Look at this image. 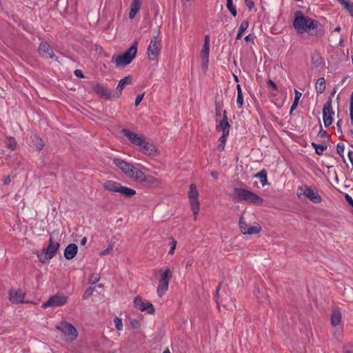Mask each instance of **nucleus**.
<instances>
[{
	"label": "nucleus",
	"instance_id": "nucleus-54",
	"mask_svg": "<svg viewBox=\"0 0 353 353\" xmlns=\"http://www.w3.org/2000/svg\"><path fill=\"white\" fill-rule=\"evenodd\" d=\"M320 127H321V129H320V130H319V132L318 133V137H320V138L327 137V132L322 128L321 125H320Z\"/></svg>",
	"mask_w": 353,
	"mask_h": 353
},
{
	"label": "nucleus",
	"instance_id": "nucleus-9",
	"mask_svg": "<svg viewBox=\"0 0 353 353\" xmlns=\"http://www.w3.org/2000/svg\"><path fill=\"white\" fill-rule=\"evenodd\" d=\"M172 277V273L169 268H167L163 273L161 278L159 279L157 288V294L161 297L168 289L170 280Z\"/></svg>",
	"mask_w": 353,
	"mask_h": 353
},
{
	"label": "nucleus",
	"instance_id": "nucleus-59",
	"mask_svg": "<svg viewBox=\"0 0 353 353\" xmlns=\"http://www.w3.org/2000/svg\"><path fill=\"white\" fill-rule=\"evenodd\" d=\"M11 181V179H10V176H7L6 177H5L3 180V183L4 185H8V184H10Z\"/></svg>",
	"mask_w": 353,
	"mask_h": 353
},
{
	"label": "nucleus",
	"instance_id": "nucleus-62",
	"mask_svg": "<svg viewBox=\"0 0 353 353\" xmlns=\"http://www.w3.org/2000/svg\"><path fill=\"white\" fill-rule=\"evenodd\" d=\"M350 109H353V92L351 93L350 99Z\"/></svg>",
	"mask_w": 353,
	"mask_h": 353
},
{
	"label": "nucleus",
	"instance_id": "nucleus-41",
	"mask_svg": "<svg viewBox=\"0 0 353 353\" xmlns=\"http://www.w3.org/2000/svg\"><path fill=\"white\" fill-rule=\"evenodd\" d=\"M223 101H215V115L216 117H221L223 108Z\"/></svg>",
	"mask_w": 353,
	"mask_h": 353
},
{
	"label": "nucleus",
	"instance_id": "nucleus-35",
	"mask_svg": "<svg viewBox=\"0 0 353 353\" xmlns=\"http://www.w3.org/2000/svg\"><path fill=\"white\" fill-rule=\"evenodd\" d=\"M261 230V226L259 224H257L256 225L248 227L247 230H245L243 234H249V235L256 234H259Z\"/></svg>",
	"mask_w": 353,
	"mask_h": 353
},
{
	"label": "nucleus",
	"instance_id": "nucleus-61",
	"mask_svg": "<svg viewBox=\"0 0 353 353\" xmlns=\"http://www.w3.org/2000/svg\"><path fill=\"white\" fill-rule=\"evenodd\" d=\"M348 159L353 166V152H348Z\"/></svg>",
	"mask_w": 353,
	"mask_h": 353
},
{
	"label": "nucleus",
	"instance_id": "nucleus-26",
	"mask_svg": "<svg viewBox=\"0 0 353 353\" xmlns=\"http://www.w3.org/2000/svg\"><path fill=\"white\" fill-rule=\"evenodd\" d=\"M331 324L333 326L339 325L341 321V313L339 308H335L332 310V314L330 318Z\"/></svg>",
	"mask_w": 353,
	"mask_h": 353
},
{
	"label": "nucleus",
	"instance_id": "nucleus-52",
	"mask_svg": "<svg viewBox=\"0 0 353 353\" xmlns=\"http://www.w3.org/2000/svg\"><path fill=\"white\" fill-rule=\"evenodd\" d=\"M220 288H221V284H219L216 288V293L214 294V298L216 299V305H217V307L218 308L219 307V303L218 301V299H219V290H220Z\"/></svg>",
	"mask_w": 353,
	"mask_h": 353
},
{
	"label": "nucleus",
	"instance_id": "nucleus-60",
	"mask_svg": "<svg viewBox=\"0 0 353 353\" xmlns=\"http://www.w3.org/2000/svg\"><path fill=\"white\" fill-rule=\"evenodd\" d=\"M254 38L255 37L253 34H248L244 38V40L245 41H253Z\"/></svg>",
	"mask_w": 353,
	"mask_h": 353
},
{
	"label": "nucleus",
	"instance_id": "nucleus-7",
	"mask_svg": "<svg viewBox=\"0 0 353 353\" xmlns=\"http://www.w3.org/2000/svg\"><path fill=\"white\" fill-rule=\"evenodd\" d=\"M159 32H157L156 36H153L150 40V44L148 48V57L150 60H154L159 55L161 50L160 41H158Z\"/></svg>",
	"mask_w": 353,
	"mask_h": 353
},
{
	"label": "nucleus",
	"instance_id": "nucleus-19",
	"mask_svg": "<svg viewBox=\"0 0 353 353\" xmlns=\"http://www.w3.org/2000/svg\"><path fill=\"white\" fill-rule=\"evenodd\" d=\"M132 77L131 76H127L122 79H121L116 88V90L113 97H119L122 94V90L124 87L127 85H130L132 83Z\"/></svg>",
	"mask_w": 353,
	"mask_h": 353
},
{
	"label": "nucleus",
	"instance_id": "nucleus-53",
	"mask_svg": "<svg viewBox=\"0 0 353 353\" xmlns=\"http://www.w3.org/2000/svg\"><path fill=\"white\" fill-rule=\"evenodd\" d=\"M144 96V93L138 94L135 99L134 105L136 106L139 105L141 101L143 100Z\"/></svg>",
	"mask_w": 353,
	"mask_h": 353
},
{
	"label": "nucleus",
	"instance_id": "nucleus-28",
	"mask_svg": "<svg viewBox=\"0 0 353 353\" xmlns=\"http://www.w3.org/2000/svg\"><path fill=\"white\" fill-rule=\"evenodd\" d=\"M118 193H120L121 195L125 196V198L130 199L134 196L136 194V191L132 188L128 187L121 185Z\"/></svg>",
	"mask_w": 353,
	"mask_h": 353
},
{
	"label": "nucleus",
	"instance_id": "nucleus-50",
	"mask_svg": "<svg viewBox=\"0 0 353 353\" xmlns=\"http://www.w3.org/2000/svg\"><path fill=\"white\" fill-rule=\"evenodd\" d=\"M130 325H131L133 328H134V329H138V328H139V327H140V323H139V321L138 320H137V319H130Z\"/></svg>",
	"mask_w": 353,
	"mask_h": 353
},
{
	"label": "nucleus",
	"instance_id": "nucleus-23",
	"mask_svg": "<svg viewBox=\"0 0 353 353\" xmlns=\"http://www.w3.org/2000/svg\"><path fill=\"white\" fill-rule=\"evenodd\" d=\"M140 148V151L144 153L146 155H153L156 153L157 149L154 144L150 143L146 141V139L145 138L144 143H143L142 146H139Z\"/></svg>",
	"mask_w": 353,
	"mask_h": 353
},
{
	"label": "nucleus",
	"instance_id": "nucleus-42",
	"mask_svg": "<svg viewBox=\"0 0 353 353\" xmlns=\"http://www.w3.org/2000/svg\"><path fill=\"white\" fill-rule=\"evenodd\" d=\"M226 6L233 17H236L237 11L235 6L233 4L232 0H227Z\"/></svg>",
	"mask_w": 353,
	"mask_h": 353
},
{
	"label": "nucleus",
	"instance_id": "nucleus-21",
	"mask_svg": "<svg viewBox=\"0 0 353 353\" xmlns=\"http://www.w3.org/2000/svg\"><path fill=\"white\" fill-rule=\"evenodd\" d=\"M112 62H113L117 67H125L130 64L132 61L122 54L117 57L113 56Z\"/></svg>",
	"mask_w": 353,
	"mask_h": 353
},
{
	"label": "nucleus",
	"instance_id": "nucleus-58",
	"mask_svg": "<svg viewBox=\"0 0 353 353\" xmlns=\"http://www.w3.org/2000/svg\"><path fill=\"white\" fill-rule=\"evenodd\" d=\"M112 250V246L109 245L108 248L100 252V255L103 256L105 254H108L110 252V251Z\"/></svg>",
	"mask_w": 353,
	"mask_h": 353
},
{
	"label": "nucleus",
	"instance_id": "nucleus-20",
	"mask_svg": "<svg viewBox=\"0 0 353 353\" xmlns=\"http://www.w3.org/2000/svg\"><path fill=\"white\" fill-rule=\"evenodd\" d=\"M230 125L228 122L226 110L223 112V118L219 121V125L216 126V130H221L223 134H229Z\"/></svg>",
	"mask_w": 353,
	"mask_h": 353
},
{
	"label": "nucleus",
	"instance_id": "nucleus-18",
	"mask_svg": "<svg viewBox=\"0 0 353 353\" xmlns=\"http://www.w3.org/2000/svg\"><path fill=\"white\" fill-rule=\"evenodd\" d=\"M38 52L39 54L43 56L44 54H48V57L54 59L56 61L59 62L57 57L54 54L51 47L47 42H41L38 48Z\"/></svg>",
	"mask_w": 353,
	"mask_h": 353
},
{
	"label": "nucleus",
	"instance_id": "nucleus-31",
	"mask_svg": "<svg viewBox=\"0 0 353 353\" xmlns=\"http://www.w3.org/2000/svg\"><path fill=\"white\" fill-rule=\"evenodd\" d=\"M267 171L265 169L261 170L259 173L254 175V178H259L260 179L261 183L263 186L268 184L267 179Z\"/></svg>",
	"mask_w": 353,
	"mask_h": 353
},
{
	"label": "nucleus",
	"instance_id": "nucleus-44",
	"mask_svg": "<svg viewBox=\"0 0 353 353\" xmlns=\"http://www.w3.org/2000/svg\"><path fill=\"white\" fill-rule=\"evenodd\" d=\"M248 26H249L248 21V20L243 21L239 28L238 32L243 34V32L248 29Z\"/></svg>",
	"mask_w": 353,
	"mask_h": 353
},
{
	"label": "nucleus",
	"instance_id": "nucleus-3",
	"mask_svg": "<svg viewBox=\"0 0 353 353\" xmlns=\"http://www.w3.org/2000/svg\"><path fill=\"white\" fill-rule=\"evenodd\" d=\"M59 247L60 244L54 242L52 238L50 237L48 247L43 250L42 253H37L39 261L42 263H46L54 256Z\"/></svg>",
	"mask_w": 353,
	"mask_h": 353
},
{
	"label": "nucleus",
	"instance_id": "nucleus-34",
	"mask_svg": "<svg viewBox=\"0 0 353 353\" xmlns=\"http://www.w3.org/2000/svg\"><path fill=\"white\" fill-rule=\"evenodd\" d=\"M237 90V98H236V104L239 108H241L243 104V96L241 90V87L239 84L236 85Z\"/></svg>",
	"mask_w": 353,
	"mask_h": 353
},
{
	"label": "nucleus",
	"instance_id": "nucleus-2",
	"mask_svg": "<svg viewBox=\"0 0 353 353\" xmlns=\"http://www.w3.org/2000/svg\"><path fill=\"white\" fill-rule=\"evenodd\" d=\"M312 19L308 16L303 15L302 11L297 10L294 13L293 27L299 34L306 32Z\"/></svg>",
	"mask_w": 353,
	"mask_h": 353
},
{
	"label": "nucleus",
	"instance_id": "nucleus-48",
	"mask_svg": "<svg viewBox=\"0 0 353 353\" xmlns=\"http://www.w3.org/2000/svg\"><path fill=\"white\" fill-rule=\"evenodd\" d=\"M100 279V276L98 274H92L89 278V282L92 284H94L98 282Z\"/></svg>",
	"mask_w": 353,
	"mask_h": 353
},
{
	"label": "nucleus",
	"instance_id": "nucleus-22",
	"mask_svg": "<svg viewBox=\"0 0 353 353\" xmlns=\"http://www.w3.org/2000/svg\"><path fill=\"white\" fill-rule=\"evenodd\" d=\"M78 252V247L75 243H70L64 250V256L70 260L74 258Z\"/></svg>",
	"mask_w": 353,
	"mask_h": 353
},
{
	"label": "nucleus",
	"instance_id": "nucleus-56",
	"mask_svg": "<svg viewBox=\"0 0 353 353\" xmlns=\"http://www.w3.org/2000/svg\"><path fill=\"white\" fill-rule=\"evenodd\" d=\"M268 85L275 90H278L276 84L271 79H269L267 82Z\"/></svg>",
	"mask_w": 353,
	"mask_h": 353
},
{
	"label": "nucleus",
	"instance_id": "nucleus-47",
	"mask_svg": "<svg viewBox=\"0 0 353 353\" xmlns=\"http://www.w3.org/2000/svg\"><path fill=\"white\" fill-rule=\"evenodd\" d=\"M170 249L169 251V254H173L174 252V250L176 248L177 242L173 237H170Z\"/></svg>",
	"mask_w": 353,
	"mask_h": 353
},
{
	"label": "nucleus",
	"instance_id": "nucleus-46",
	"mask_svg": "<svg viewBox=\"0 0 353 353\" xmlns=\"http://www.w3.org/2000/svg\"><path fill=\"white\" fill-rule=\"evenodd\" d=\"M114 323L115 324V327H116L117 330H119V331L122 330V329H123V324H122L121 319L116 316L114 319Z\"/></svg>",
	"mask_w": 353,
	"mask_h": 353
},
{
	"label": "nucleus",
	"instance_id": "nucleus-24",
	"mask_svg": "<svg viewBox=\"0 0 353 353\" xmlns=\"http://www.w3.org/2000/svg\"><path fill=\"white\" fill-rule=\"evenodd\" d=\"M121 184L111 180L106 181L103 183V188L105 190L112 192H118Z\"/></svg>",
	"mask_w": 353,
	"mask_h": 353
},
{
	"label": "nucleus",
	"instance_id": "nucleus-37",
	"mask_svg": "<svg viewBox=\"0 0 353 353\" xmlns=\"http://www.w3.org/2000/svg\"><path fill=\"white\" fill-rule=\"evenodd\" d=\"M5 143L10 150H14L16 149L17 141L14 137H6Z\"/></svg>",
	"mask_w": 353,
	"mask_h": 353
},
{
	"label": "nucleus",
	"instance_id": "nucleus-64",
	"mask_svg": "<svg viewBox=\"0 0 353 353\" xmlns=\"http://www.w3.org/2000/svg\"><path fill=\"white\" fill-rule=\"evenodd\" d=\"M210 174L214 179L216 180L218 179V172L216 171H212Z\"/></svg>",
	"mask_w": 353,
	"mask_h": 353
},
{
	"label": "nucleus",
	"instance_id": "nucleus-27",
	"mask_svg": "<svg viewBox=\"0 0 353 353\" xmlns=\"http://www.w3.org/2000/svg\"><path fill=\"white\" fill-rule=\"evenodd\" d=\"M141 7L140 0H133L130 5V11L129 13V18L132 19L134 18Z\"/></svg>",
	"mask_w": 353,
	"mask_h": 353
},
{
	"label": "nucleus",
	"instance_id": "nucleus-25",
	"mask_svg": "<svg viewBox=\"0 0 353 353\" xmlns=\"http://www.w3.org/2000/svg\"><path fill=\"white\" fill-rule=\"evenodd\" d=\"M138 44V40H134L132 45L124 53H123V54L132 61L137 53Z\"/></svg>",
	"mask_w": 353,
	"mask_h": 353
},
{
	"label": "nucleus",
	"instance_id": "nucleus-5",
	"mask_svg": "<svg viewBox=\"0 0 353 353\" xmlns=\"http://www.w3.org/2000/svg\"><path fill=\"white\" fill-rule=\"evenodd\" d=\"M199 191L195 184H190L188 192V199L190 200V205L193 212L194 218H196L197 214L199 212L200 204L198 201Z\"/></svg>",
	"mask_w": 353,
	"mask_h": 353
},
{
	"label": "nucleus",
	"instance_id": "nucleus-4",
	"mask_svg": "<svg viewBox=\"0 0 353 353\" xmlns=\"http://www.w3.org/2000/svg\"><path fill=\"white\" fill-rule=\"evenodd\" d=\"M297 196L301 199L305 196L314 203H319L321 201V196L316 191H314L311 187L305 185L299 186L296 191Z\"/></svg>",
	"mask_w": 353,
	"mask_h": 353
},
{
	"label": "nucleus",
	"instance_id": "nucleus-40",
	"mask_svg": "<svg viewBox=\"0 0 353 353\" xmlns=\"http://www.w3.org/2000/svg\"><path fill=\"white\" fill-rule=\"evenodd\" d=\"M229 134H222V136L219 138V144L217 146V149L219 151H222L224 150L225 142L227 137H228Z\"/></svg>",
	"mask_w": 353,
	"mask_h": 353
},
{
	"label": "nucleus",
	"instance_id": "nucleus-45",
	"mask_svg": "<svg viewBox=\"0 0 353 353\" xmlns=\"http://www.w3.org/2000/svg\"><path fill=\"white\" fill-rule=\"evenodd\" d=\"M239 228H240L241 232L243 233H244L245 230H247L248 226L246 222L245 221L243 216H241L239 219Z\"/></svg>",
	"mask_w": 353,
	"mask_h": 353
},
{
	"label": "nucleus",
	"instance_id": "nucleus-6",
	"mask_svg": "<svg viewBox=\"0 0 353 353\" xmlns=\"http://www.w3.org/2000/svg\"><path fill=\"white\" fill-rule=\"evenodd\" d=\"M129 177L142 184H153L157 181L156 178L150 175H145L141 170L136 167L132 169V171L130 174Z\"/></svg>",
	"mask_w": 353,
	"mask_h": 353
},
{
	"label": "nucleus",
	"instance_id": "nucleus-51",
	"mask_svg": "<svg viewBox=\"0 0 353 353\" xmlns=\"http://www.w3.org/2000/svg\"><path fill=\"white\" fill-rule=\"evenodd\" d=\"M245 4L248 7L249 10L254 8L255 3L253 0H245Z\"/></svg>",
	"mask_w": 353,
	"mask_h": 353
},
{
	"label": "nucleus",
	"instance_id": "nucleus-33",
	"mask_svg": "<svg viewBox=\"0 0 353 353\" xmlns=\"http://www.w3.org/2000/svg\"><path fill=\"white\" fill-rule=\"evenodd\" d=\"M294 93H295V96H294V101H293L291 108H290V114H291L292 113V112L297 108L298 104H299V101L302 96V93L301 92L298 91L297 90H294Z\"/></svg>",
	"mask_w": 353,
	"mask_h": 353
},
{
	"label": "nucleus",
	"instance_id": "nucleus-63",
	"mask_svg": "<svg viewBox=\"0 0 353 353\" xmlns=\"http://www.w3.org/2000/svg\"><path fill=\"white\" fill-rule=\"evenodd\" d=\"M209 43H210V36L209 35H205V36L204 44L203 45L210 46Z\"/></svg>",
	"mask_w": 353,
	"mask_h": 353
},
{
	"label": "nucleus",
	"instance_id": "nucleus-11",
	"mask_svg": "<svg viewBox=\"0 0 353 353\" xmlns=\"http://www.w3.org/2000/svg\"><path fill=\"white\" fill-rule=\"evenodd\" d=\"M306 32L310 36L321 38L325 34L323 26L317 20L312 19Z\"/></svg>",
	"mask_w": 353,
	"mask_h": 353
},
{
	"label": "nucleus",
	"instance_id": "nucleus-49",
	"mask_svg": "<svg viewBox=\"0 0 353 353\" xmlns=\"http://www.w3.org/2000/svg\"><path fill=\"white\" fill-rule=\"evenodd\" d=\"M345 150V145L343 143H338L336 145L337 153L343 158V152Z\"/></svg>",
	"mask_w": 353,
	"mask_h": 353
},
{
	"label": "nucleus",
	"instance_id": "nucleus-38",
	"mask_svg": "<svg viewBox=\"0 0 353 353\" xmlns=\"http://www.w3.org/2000/svg\"><path fill=\"white\" fill-rule=\"evenodd\" d=\"M345 8L348 11L349 14L353 17V3L348 0H339Z\"/></svg>",
	"mask_w": 353,
	"mask_h": 353
},
{
	"label": "nucleus",
	"instance_id": "nucleus-1",
	"mask_svg": "<svg viewBox=\"0 0 353 353\" xmlns=\"http://www.w3.org/2000/svg\"><path fill=\"white\" fill-rule=\"evenodd\" d=\"M233 199L256 205H261L263 203V199L254 192L239 188H234Z\"/></svg>",
	"mask_w": 353,
	"mask_h": 353
},
{
	"label": "nucleus",
	"instance_id": "nucleus-43",
	"mask_svg": "<svg viewBox=\"0 0 353 353\" xmlns=\"http://www.w3.org/2000/svg\"><path fill=\"white\" fill-rule=\"evenodd\" d=\"M95 289H96V286L88 287L84 292L82 299L83 300L88 299L89 297H90L92 295L93 292L95 290Z\"/></svg>",
	"mask_w": 353,
	"mask_h": 353
},
{
	"label": "nucleus",
	"instance_id": "nucleus-55",
	"mask_svg": "<svg viewBox=\"0 0 353 353\" xmlns=\"http://www.w3.org/2000/svg\"><path fill=\"white\" fill-rule=\"evenodd\" d=\"M345 199L347 202V203L353 208V199H352V198L348 194H346L345 195Z\"/></svg>",
	"mask_w": 353,
	"mask_h": 353
},
{
	"label": "nucleus",
	"instance_id": "nucleus-8",
	"mask_svg": "<svg viewBox=\"0 0 353 353\" xmlns=\"http://www.w3.org/2000/svg\"><path fill=\"white\" fill-rule=\"evenodd\" d=\"M57 329L61 331L65 335L68 337L70 341H74L77 337L78 333L74 326L70 323L66 321L61 322L57 325Z\"/></svg>",
	"mask_w": 353,
	"mask_h": 353
},
{
	"label": "nucleus",
	"instance_id": "nucleus-32",
	"mask_svg": "<svg viewBox=\"0 0 353 353\" xmlns=\"http://www.w3.org/2000/svg\"><path fill=\"white\" fill-rule=\"evenodd\" d=\"M311 145L312 148L315 150V152L318 155L323 154V152L326 150L327 148V144L325 143L317 144L314 142H312Z\"/></svg>",
	"mask_w": 353,
	"mask_h": 353
},
{
	"label": "nucleus",
	"instance_id": "nucleus-36",
	"mask_svg": "<svg viewBox=\"0 0 353 353\" xmlns=\"http://www.w3.org/2000/svg\"><path fill=\"white\" fill-rule=\"evenodd\" d=\"M201 53L203 59L205 61V68H207L209 61L210 46L203 45Z\"/></svg>",
	"mask_w": 353,
	"mask_h": 353
},
{
	"label": "nucleus",
	"instance_id": "nucleus-17",
	"mask_svg": "<svg viewBox=\"0 0 353 353\" xmlns=\"http://www.w3.org/2000/svg\"><path fill=\"white\" fill-rule=\"evenodd\" d=\"M92 88L101 97L110 99L112 97V91L102 83H96Z\"/></svg>",
	"mask_w": 353,
	"mask_h": 353
},
{
	"label": "nucleus",
	"instance_id": "nucleus-10",
	"mask_svg": "<svg viewBox=\"0 0 353 353\" xmlns=\"http://www.w3.org/2000/svg\"><path fill=\"white\" fill-rule=\"evenodd\" d=\"M333 114L332 101L331 97H328L323 108V120L325 128L329 127L332 123Z\"/></svg>",
	"mask_w": 353,
	"mask_h": 353
},
{
	"label": "nucleus",
	"instance_id": "nucleus-30",
	"mask_svg": "<svg viewBox=\"0 0 353 353\" xmlns=\"http://www.w3.org/2000/svg\"><path fill=\"white\" fill-rule=\"evenodd\" d=\"M326 88L325 80L323 77H320L317 79L315 85V88L317 94H322Z\"/></svg>",
	"mask_w": 353,
	"mask_h": 353
},
{
	"label": "nucleus",
	"instance_id": "nucleus-39",
	"mask_svg": "<svg viewBox=\"0 0 353 353\" xmlns=\"http://www.w3.org/2000/svg\"><path fill=\"white\" fill-rule=\"evenodd\" d=\"M32 142L35 143L36 148L38 150H41L43 149L44 146V143L41 138H40L37 135H34L32 137Z\"/></svg>",
	"mask_w": 353,
	"mask_h": 353
},
{
	"label": "nucleus",
	"instance_id": "nucleus-29",
	"mask_svg": "<svg viewBox=\"0 0 353 353\" xmlns=\"http://www.w3.org/2000/svg\"><path fill=\"white\" fill-rule=\"evenodd\" d=\"M311 61H312V65L315 68L321 67L323 63V59H322L321 56L317 52H315L312 54Z\"/></svg>",
	"mask_w": 353,
	"mask_h": 353
},
{
	"label": "nucleus",
	"instance_id": "nucleus-14",
	"mask_svg": "<svg viewBox=\"0 0 353 353\" xmlns=\"http://www.w3.org/2000/svg\"><path fill=\"white\" fill-rule=\"evenodd\" d=\"M134 305L141 312H147L150 314H152L155 312L153 305L150 302H143L139 296L134 298Z\"/></svg>",
	"mask_w": 353,
	"mask_h": 353
},
{
	"label": "nucleus",
	"instance_id": "nucleus-15",
	"mask_svg": "<svg viewBox=\"0 0 353 353\" xmlns=\"http://www.w3.org/2000/svg\"><path fill=\"white\" fill-rule=\"evenodd\" d=\"M26 293L21 289L15 290L11 288L9 290V300L13 304H19L24 303Z\"/></svg>",
	"mask_w": 353,
	"mask_h": 353
},
{
	"label": "nucleus",
	"instance_id": "nucleus-16",
	"mask_svg": "<svg viewBox=\"0 0 353 353\" xmlns=\"http://www.w3.org/2000/svg\"><path fill=\"white\" fill-rule=\"evenodd\" d=\"M113 162L123 173L128 176L132 172V169L134 168V166L132 164L119 158H114L113 159Z\"/></svg>",
	"mask_w": 353,
	"mask_h": 353
},
{
	"label": "nucleus",
	"instance_id": "nucleus-13",
	"mask_svg": "<svg viewBox=\"0 0 353 353\" xmlns=\"http://www.w3.org/2000/svg\"><path fill=\"white\" fill-rule=\"evenodd\" d=\"M121 134L125 137H127L128 140L130 141V142L134 145H136L137 146H142L143 143H144V136L139 135L138 134L132 132L128 129H122Z\"/></svg>",
	"mask_w": 353,
	"mask_h": 353
},
{
	"label": "nucleus",
	"instance_id": "nucleus-12",
	"mask_svg": "<svg viewBox=\"0 0 353 353\" xmlns=\"http://www.w3.org/2000/svg\"><path fill=\"white\" fill-rule=\"evenodd\" d=\"M68 297L65 295H54L50 296L48 300L43 303L42 307L47 308L49 307H59L65 305L67 302Z\"/></svg>",
	"mask_w": 353,
	"mask_h": 353
},
{
	"label": "nucleus",
	"instance_id": "nucleus-57",
	"mask_svg": "<svg viewBox=\"0 0 353 353\" xmlns=\"http://www.w3.org/2000/svg\"><path fill=\"white\" fill-rule=\"evenodd\" d=\"M74 73V75L78 78H81V79L84 78V75H83L82 71L80 70H78V69L75 70Z\"/></svg>",
	"mask_w": 353,
	"mask_h": 353
}]
</instances>
